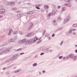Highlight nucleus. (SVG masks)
Listing matches in <instances>:
<instances>
[{"instance_id": "f704fd0d", "label": "nucleus", "mask_w": 77, "mask_h": 77, "mask_svg": "<svg viewBox=\"0 0 77 77\" xmlns=\"http://www.w3.org/2000/svg\"><path fill=\"white\" fill-rule=\"evenodd\" d=\"M16 9H17V8H13V11H15Z\"/></svg>"}, {"instance_id": "6ab92c4d", "label": "nucleus", "mask_w": 77, "mask_h": 77, "mask_svg": "<svg viewBox=\"0 0 77 77\" xmlns=\"http://www.w3.org/2000/svg\"><path fill=\"white\" fill-rule=\"evenodd\" d=\"M45 50L46 51V53H48V48H45Z\"/></svg>"}, {"instance_id": "58836bf2", "label": "nucleus", "mask_w": 77, "mask_h": 77, "mask_svg": "<svg viewBox=\"0 0 77 77\" xmlns=\"http://www.w3.org/2000/svg\"><path fill=\"white\" fill-rule=\"evenodd\" d=\"M72 30H73V32H74V31H76V29L74 28L73 29H72Z\"/></svg>"}, {"instance_id": "3c124183", "label": "nucleus", "mask_w": 77, "mask_h": 77, "mask_svg": "<svg viewBox=\"0 0 77 77\" xmlns=\"http://www.w3.org/2000/svg\"><path fill=\"white\" fill-rule=\"evenodd\" d=\"M5 69H6V68L4 67V68H3V70H5Z\"/></svg>"}, {"instance_id": "20e7f679", "label": "nucleus", "mask_w": 77, "mask_h": 77, "mask_svg": "<svg viewBox=\"0 0 77 77\" xmlns=\"http://www.w3.org/2000/svg\"><path fill=\"white\" fill-rule=\"evenodd\" d=\"M34 34L33 32H30L29 33L26 34L25 35L26 37H30L33 36Z\"/></svg>"}, {"instance_id": "c9c22d12", "label": "nucleus", "mask_w": 77, "mask_h": 77, "mask_svg": "<svg viewBox=\"0 0 77 77\" xmlns=\"http://www.w3.org/2000/svg\"><path fill=\"white\" fill-rule=\"evenodd\" d=\"M4 9H0V12H2V11H3V10H4Z\"/></svg>"}, {"instance_id": "f3484780", "label": "nucleus", "mask_w": 77, "mask_h": 77, "mask_svg": "<svg viewBox=\"0 0 77 77\" xmlns=\"http://www.w3.org/2000/svg\"><path fill=\"white\" fill-rule=\"evenodd\" d=\"M5 11H6V10H4V11H1V12H0V13H1V14H4V13H3V12H5Z\"/></svg>"}, {"instance_id": "5fc2aeb1", "label": "nucleus", "mask_w": 77, "mask_h": 77, "mask_svg": "<svg viewBox=\"0 0 77 77\" xmlns=\"http://www.w3.org/2000/svg\"><path fill=\"white\" fill-rule=\"evenodd\" d=\"M73 34H74V35H75V32H73Z\"/></svg>"}, {"instance_id": "4c0bfd02", "label": "nucleus", "mask_w": 77, "mask_h": 77, "mask_svg": "<svg viewBox=\"0 0 77 77\" xmlns=\"http://www.w3.org/2000/svg\"><path fill=\"white\" fill-rule=\"evenodd\" d=\"M54 36H55V34H53L52 35V37H54Z\"/></svg>"}, {"instance_id": "dca6fc26", "label": "nucleus", "mask_w": 77, "mask_h": 77, "mask_svg": "<svg viewBox=\"0 0 77 77\" xmlns=\"http://www.w3.org/2000/svg\"><path fill=\"white\" fill-rule=\"evenodd\" d=\"M27 14H33V12L32 11H30L29 12H27Z\"/></svg>"}, {"instance_id": "a211bd4d", "label": "nucleus", "mask_w": 77, "mask_h": 77, "mask_svg": "<svg viewBox=\"0 0 77 77\" xmlns=\"http://www.w3.org/2000/svg\"><path fill=\"white\" fill-rule=\"evenodd\" d=\"M22 49H23L21 48H20L18 49H17V51H21V50H22Z\"/></svg>"}, {"instance_id": "37998d69", "label": "nucleus", "mask_w": 77, "mask_h": 77, "mask_svg": "<svg viewBox=\"0 0 77 77\" xmlns=\"http://www.w3.org/2000/svg\"><path fill=\"white\" fill-rule=\"evenodd\" d=\"M24 54V53L23 52L22 53H20V55H22V54Z\"/></svg>"}, {"instance_id": "cd10ccee", "label": "nucleus", "mask_w": 77, "mask_h": 77, "mask_svg": "<svg viewBox=\"0 0 77 77\" xmlns=\"http://www.w3.org/2000/svg\"><path fill=\"white\" fill-rule=\"evenodd\" d=\"M76 59H77V55L74 57V60H76Z\"/></svg>"}, {"instance_id": "e433bc0d", "label": "nucleus", "mask_w": 77, "mask_h": 77, "mask_svg": "<svg viewBox=\"0 0 77 77\" xmlns=\"http://www.w3.org/2000/svg\"><path fill=\"white\" fill-rule=\"evenodd\" d=\"M36 9H40V8H39V7H36Z\"/></svg>"}, {"instance_id": "603ef678", "label": "nucleus", "mask_w": 77, "mask_h": 77, "mask_svg": "<svg viewBox=\"0 0 77 77\" xmlns=\"http://www.w3.org/2000/svg\"><path fill=\"white\" fill-rule=\"evenodd\" d=\"M15 73H16V72H17V70H15L14 72Z\"/></svg>"}, {"instance_id": "ddd939ff", "label": "nucleus", "mask_w": 77, "mask_h": 77, "mask_svg": "<svg viewBox=\"0 0 77 77\" xmlns=\"http://www.w3.org/2000/svg\"><path fill=\"white\" fill-rule=\"evenodd\" d=\"M56 13V12L54 10L51 13V14H52V15H54V14H55Z\"/></svg>"}, {"instance_id": "1a4fd4ad", "label": "nucleus", "mask_w": 77, "mask_h": 77, "mask_svg": "<svg viewBox=\"0 0 77 77\" xmlns=\"http://www.w3.org/2000/svg\"><path fill=\"white\" fill-rule=\"evenodd\" d=\"M51 15V13L49 14L47 16V18L48 19H49L50 18V16Z\"/></svg>"}, {"instance_id": "7ed1b4c3", "label": "nucleus", "mask_w": 77, "mask_h": 77, "mask_svg": "<svg viewBox=\"0 0 77 77\" xmlns=\"http://www.w3.org/2000/svg\"><path fill=\"white\" fill-rule=\"evenodd\" d=\"M66 58H70V59H72L73 60H74V54H70L68 55V57H66Z\"/></svg>"}, {"instance_id": "f03ea898", "label": "nucleus", "mask_w": 77, "mask_h": 77, "mask_svg": "<svg viewBox=\"0 0 77 77\" xmlns=\"http://www.w3.org/2000/svg\"><path fill=\"white\" fill-rule=\"evenodd\" d=\"M28 40L26 38H24L23 40H20L18 41V43L21 44L22 43H26V44H28L27 43Z\"/></svg>"}, {"instance_id": "39448f33", "label": "nucleus", "mask_w": 77, "mask_h": 77, "mask_svg": "<svg viewBox=\"0 0 77 77\" xmlns=\"http://www.w3.org/2000/svg\"><path fill=\"white\" fill-rule=\"evenodd\" d=\"M70 18V16H67L66 18V19L64 20V24H65L66 23H67V22H68L69 21Z\"/></svg>"}, {"instance_id": "0e129e2a", "label": "nucleus", "mask_w": 77, "mask_h": 77, "mask_svg": "<svg viewBox=\"0 0 77 77\" xmlns=\"http://www.w3.org/2000/svg\"><path fill=\"white\" fill-rule=\"evenodd\" d=\"M39 74H41V72H39Z\"/></svg>"}, {"instance_id": "4468645a", "label": "nucleus", "mask_w": 77, "mask_h": 77, "mask_svg": "<svg viewBox=\"0 0 77 77\" xmlns=\"http://www.w3.org/2000/svg\"><path fill=\"white\" fill-rule=\"evenodd\" d=\"M9 3L10 5H15V3H14V2H9Z\"/></svg>"}, {"instance_id": "49530a36", "label": "nucleus", "mask_w": 77, "mask_h": 77, "mask_svg": "<svg viewBox=\"0 0 77 77\" xmlns=\"http://www.w3.org/2000/svg\"><path fill=\"white\" fill-rule=\"evenodd\" d=\"M9 33L11 34V33H12V32L11 31H9Z\"/></svg>"}, {"instance_id": "b1692460", "label": "nucleus", "mask_w": 77, "mask_h": 77, "mask_svg": "<svg viewBox=\"0 0 77 77\" xmlns=\"http://www.w3.org/2000/svg\"><path fill=\"white\" fill-rule=\"evenodd\" d=\"M15 40L13 39H11L10 40V42H14Z\"/></svg>"}, {"instance_id": "8fccbe9b", "label": "nucleus", "mask_w": 77, "mask_h": 77, "mask_svg": "<svg viewBox=\"0 0 77 77\" xmlns=\"http://www.w3.org/2000/svg\"><path fill=\"white\" fill-rule=\"evenodd\" d=\"M6 74H7V75H8L9 74V72H7L6 73Z\"/></svg>"}, {"instance_id": "0eeeda50", "label": "nucleus", "mask_w": 77, "mask_h": 77, "mask_svg": "<svg viewBox=\"0 0 77 77\" xmlns=\"http://www.w3.org/2000/svg\"><path fill=\"white\" fill-rule=\"evenodd\" d=\"M72 29L71 28L69 30V32L67 33L68 36H70L72 34Z\"/></svg>"}, {"instance_id": "bb28decb", "label": "nucleus", "mask_w": 77, "mask_h": 77, "mask_svg": "<svg viewBox=\"0 0 77 77\" xmlns=\"http://www.w3.org/2000/svg\"><path fill=\"white\" fill-rule=\"evenodd\" d=\"M45 32H46L45 30H44V31H43V35H44L45 33Z\"/></svg>"}, {"instance_id": "79ce46f5", "label": "nucleus", "mask_w": 77, "mask_h": 77, "mask_svg": "<svg viewBox=\"0 0 77 77\" xmlns=\"http://www.w3.org/2000/svg\"><path fill=\"white\" fill-rule=\"evenodd\" d=\"M42 72H43V73H45V71L43 70L42 71Z\"/></svg>"}, {"instance_id": "864d4df0", "label": "nucleus", "mask_w": 77, "mask_h": 77, "mask_svg": "<svg viewBox=\"0 0 77 77\" xmlns=\"http://www.w3.org/2000/svg\"><path fill=\"white\" fill-rule=\"evenodd\" d=\"M75 53H77V49L75 51Z\"/></svg>"}, {"instance_id": "09e8293b", "label": "nucleus", "mask_w": 77, "mask_h": 77, "mask_svg": "<svg viewBox=\"0 0 77 77\" xmlns=\"http://www.w3.org/2000/svg\"><path fill=\"white\" fill-rule=\"evenodd\" d=\"M41 11L42 12H44V9H42Z\"/></svg>"}, {"instance_id": "72a5a7b5", "label": "nucleus", "mask_w": 77, "mask_h": 77, "mask_svg": "<svg viewBox=\"0 0 77 77\" xmlns=\"http://www.w3.org/2000/svg\"><path fill=\"white\" fill-rule=\"evenodd\" d=\"M68 3H66V4H64V5L65 6H68V7L69 6H68Z\"/></svg>"}, {"instance_id": "f8f14e48", "label": "nucleus", "mask_w": 77, "mask_h": 77, "mask_svg": "<svg viewBox=\"0 0 77 77\" xmlns=\"http://www.w3.org/2000/svg\"><path fill=\"white\" fill-rule=\"evenodd\" d=\"M66 2H68L67 3L68 5H70V0H64Z\"/></svg>"}, {"instance_id": "c756f323", "label": "nucleus", "mask_w": 77, "mask_h": 77, "mask_svg": "<svg viewBox=\"0 0 77 77\" xmlns=\"http://www.w3.org/2000/svg\"><path fill=\"white\" fill-rule=\"evenodd\" d=\"M59 20H60V18L59 17H57V21H59Z\"/></svg>"}, {"instance_id": "c03bdc74", "label": "nucleus", "mask_w": 77, "mask_h": 77, "mask_svg": "<svg viewBox=\"0 0 77 77\" xmlns=\"http://www.w3.org/2000/svg\"><path fill=\"white\" fill-rule=\"evenodd\" d=\"M11 35V33H9V32H8V35Z\"/></svg>"}, {"instance_id": "338daca9", "label": "nucleus", "mask_w": 77, "mask_h": 77, "mask_svg": "<svg viewBox=\"0 0 77 77\" xmlns=\"http://www.w3.org/2000/svg\"><path fill=\"white\" fill-rule=\"evenodd\" d=\"M41 38H40L38 39L39 40H40V39H41Z\"/></svg>"}, {"instance_id": "aec40b11", "label": "nucleus", "mask_w": 77, "mask_h": 77, "mask_svg": "<svg viewBox=\"0 0 77 77\" xmlns=\"http://www.w3.org/2000/svg\"><path fill=\"white\" fill-rule=\"evenodd\" d=\"M37 65V63H35L32 64V66H36Z\"/></svg>"}, {"instance_id": "423d86ee", "label": "nucleus", "mask_w": 77, "mask_h": 77, "mask_svg": "<svg viewBox=\"0 0 77 77\" xmlns=\"http://www.w3.org/2000/svg\"><path fill=\"white\" fill-rule=\"evenodd\" d=\"M17 55H18V54L14 55L13 57H11L9 59L10 60H14V59H15L17 58Z\"/></svg>"}, {"instance_id": "f257e3e1", "label": "nucleus", "mask_w": 77, "mask_h": 77, "mask_svg": "<svg viewBox=\"0 0 77 77\" xmlns=\"http://www.w3.org/2000/svg\"><path fill=\"white\" fill-rule=\"evenodd\" d=\"M38 38L35 37H34L33 38L27 40L28 42L27 43H28L29 45H30V44H33V43H34L35 42H36V40H38Z\"/></svg>"}, {"instance_id": "6e6d98bb", "label": "nucleus", "mask_w": 77, "mask_h": 77, "mask_svg": "<svg viewBox=\"0 0 77 77\" xmlns=\"http://www.w3.org/2000/svg\"><path fill=\"white\" fill-rule=\"evenodd\" d=\"M66 58V57H64L63 58V59H65Z\"/></svg>"}, {"instance_id": "2f4dec72", "label": "nucleus", "mask_w": 77, "mask_h": 77, "mask_svg": "<svg viewBox=\"0 0 77 77\" xmlns=\"http://www.w3.org/2000/svg\"><path fill=\"white\" fill-rule=\"evenodd\" d=\"M6 62H10V60H9V59L7 60L6 61Z\"/></svg>"}, {"instance_id": "c85d7f7f", "label": "nucleus", "mask_w": 77, "mask_h": 77, "mask_svg": "<svg viewBox=\"0 0 77 77\" xmlns=\"http://www.w3.org/2000/svg\"><path fill=\"white\" fill-rule=\"evenodd\" d=\"M49 35V34H48V33H46L45 34V36H48Z\"/></svg>"}, {"instance_id": "ea45409f", "label": "nucleus", "mask_w": 77, "mask_h": 77, "mask_svg": "<svg viewBox=\"0 0 77 77\" xmlns=\"http://www.w3.org/2000/svg\"><path fill=\"white\" fill-rule=\"evenodd\" d=\"M13 33L14 35L15 34H16V33H17V32L15 31V32H14Z\"/></svg>"}, {"instance_id": "e2e57ef3", "label": "nucleus", "mask_w": 77, "mask_h": 77, "mask_svg": "<svg viewBox=\"0 0 77 77\" xmlns=\"http://www.w3.org/2000/svg\"><path fill=\"white\" fill-rule=\"evenodd\" d=\"M31 4L30 3H28L27 4V5H30Z\"/></svg>"}, {"instance_id": "7c9ffc66", "label": "nucleus", "mask_w": 77, "mask_h": 77, "mask_svg": "<svg viewBox=\"0 0 77 77\" xmlns=\"http://www.w3.org/2000/svg\"><path fill=\"white\" fill-rule=\"evenodd\" d=\"M63 42L62 41L60 43V45H61V46L62 45H63Z\"/></svg>"}, {"instance_id": "13d9d810", "label": "nucleus", "mask_w": 77, "mask_h": 77, "mask_svg": "<svg viewBox=\"0 0 77 77\" xmlns=\"http://www.w3.org/2000/svg\"><path fill=\"white\" fill-rule=\"evenodd\" d=\"M3 17V16H0V18H1V17Z\"/></svg>"}, {"instance_id": "774afa93", "label": "nucleus", "mask_w": 77, "mask_h": 77, "mask_svg": "<svg viewBox=\"0 0 77 77\" xmlns=\"http://www.w3.org/2000/svg\"><path fill=\"white\" fill-rule=\"evenodd\" d=\"M71 6V5H69V7H70V6Z\"/></svg>"}, {"instance_id": "2eb2a0df", "label": "nucleus", "mask_w": 77, "mask_h": 77, "mask_svg": "<svg viewBox=\"0 0 77 77\" xmlns=\"http://www.w3.org/2000/svg\"><path fill=\"white\" fill-rule=\"evenodd\" d=\"M44 8L46 9H48V5H45L44 6Z\"/></svg>"}, {"instance_id": "6e6552de", "label": "nucleus", "mask_w": 77, "mask_h": 77, "mask_svg": "<svg viewBox=\"0 0 77 77\" xmlns=\"http://www.w3.org/2000/svg\"><path fill=\"white\" fill-rule=\"evenodd\" d=\"M10 51V49H7V50H5V51H2V53H2H2H8V52H9Z\"/></svg>"}, {"instance_id": "a19ab883", "label": "nucleus", "mask_w": 77, "mask_h": 77, "mask_svg": "<svg viewBox=\"0 0 77 77\" xmlns=\"http://www.w3.org/2000/svg\"><path fill=\"white\" fill-rule=\"evenodd\" d=\"M17 16L18 17H21V15H20V14H18Z\"/></svg>"}, {"instance_id": "bf43d9fd", "label": "nucleus", "mask_w": 77, "mask_h": 77, "mask_svg": "<svg viewBox=\"0 0 77 77\" xmlns=\"http://www.w3.org/2000/svg\"><path fill=\"white\" fill-rule=\"evenodd\" d=\"M61 28H60V27L59 28V29L60 30H61Z\"/></svg>"}, {"instance_id": "4d7b16f0", "label": "nucleus", "mask_w": 77, "mask_h": 77, "mask_svg": "<svg viewBox=\"0 0 77 77\" xmlns=\"http://www.w3.org/2000/svg\"><path fill=\"white\" fill-rule=\"evenodd\" d=\"M16 12H17V13H18V12H20L18 11H17Z\"/></svg>"}, {"instance_id": "052dcab7", "label": "nucleus", "mask_w": 77, "mask_h": 77, "mask_svg": "<svg viewBox=\"0 0 77 77\" xmlns=\"http://www.w3.org/2000/svg\"><path fill=\"white\" fill-rule=\"evenodd\" d=\"M20 72V70H17V72Z\"/></svg>"}, {"instance_id": "de8ad7c7", "label": "nucleus", "mask_w": 77, "mask_h": 77, "mask_svg": "<svg viewBox=\"0 0 77 77\" xmlns=\"http://www.w3.org/2000/svg\"><path fill=\"white\" fill-rule=\"evenodd\" d=\"M38 55H36V56H35V57H38Z\"/></svg>"}, {"instance_id": "5701e85b", "label": "nucleus", "mask_w": 77, "mask_h": 77, "mask_svg": "<svg viewBox=\"0 0 77 77\" xmlns=\"http://www.w3.org/2000/svg\"><path fill=\"white\" fill-rule=\"evenodd\" d=\"M41 40H39L37 42V44H39V43H41Z\"/></svg>"}, {"instance_id": "412c9836", "label": "nucleus", "mask_w": 77, "mask_h": 77, "mask_svg": "<svg viewBox=\"0 0 77 77\" xmlns=\"http://www.w3.org/2000/svg\"><path fill=\"white\" fill-rule=\"evenodd\" d=\"M40 51H44V49L42 48H40L39 49Z\"/></svg>"}, {"instance_id": "680f3d73", "label": "nucleus", "mask_w": 77, "mask_h": 77, "mask_svg": "<svg viewBox=\"0 0 77 77\" xmlns=\"http://www.w3.org/2000/svg\"><path fill=\"white\" fill-rule=\"evenodd\" d=\"M12 29H11V30H10V31L11 32H12Z\"/></svg>"}, {"instance_id": "393cba45", "label": "nucleus", "mask_w": 77, "mask_h": 77, "mask_svg": "<svg viewBox=\"0 0 77 77\" xmlns=\"http://www.w3.org/2000/svg\"><path fill=\"white\" fill-rule=\"evenodd\" d=\"M63 57V56H60L59 57V59H62Z\"/></svg>"}, {"instance_id": "4be33fe9", "label": "nucleus", "mask_w": 77, "mask_h": 77, "mask_svg": "<svg viewBox=\"0 0 77 77\" xmlns=\"http://www.w3.org/2000/svg\"><path fill=\"white\" fill-rule=\"evenodd\" d=\"M73 27H77V23H75V24H74L73 25Z\"/></svg>"}, {"instance_id": "473e14b6", "label": "nucleus", "mask_w": 77, "mask_h": 77, "mask_svg": "<svg viewBox=\"0 0 77 77\" xmlns=\"http://www.w3.org/2000/svg\"><path fill=\"white\" fill-rule=\"evenodd\" d=\"M44 53L42 52L40 54V56H42V55H44Z\"/></svg>"}, {"instance_id": "69168bd1", "label": "nucleus", "mask_w": 77, "mask_h": 77, "mask_svg": "<svg viewBox=\"0 0 77 77\" xmlns=\"http://www.w3.org/2000/svg\"><path fill=\"white\" fill-rule=\"evenodd\" d=\"M38 6H40V4H39L38 5Z\"/></svg>"}, {"instance_id": "9d476101", "label": "nucleus", "mask_w": 77, "mask_h": 77, "mask_svg": "<svg viewBox=\"0 0 77 77\" xmlns=\"http://www.w3.org/2000/svg\"><path fill=\"white\" fill-rule=\"evenodd\" d=\"M53 24L54 26H56L57 24V23H56V20H54L53 21Z\"/></svg>"}, {"instance_id": "a878e982", "label": "nucleus", "mask_w": 77, "mask_h": 77, "mask_svg": "<svg viewBox=\"0 0 77 77\" xmlns=\"http://www.w3.org/2000/svg\"><path fill=\"white\" fill-rule=\"evenodd\" d=\"M65 7H63L62 8V11H65Z\"/></svg>"}, {"instance_id": "9b49d317", "label": "nucleus", "mask_w": 77, "mask_h": 77, "mask_svg": "<svg viewBox=\"0 0 77 77\" xmlns=\"http://www.w3.org/2000/svg\"><path fill=\"white\" fill-rule=\"evenodd\" d=\"M33 26V23H31L29 27V29H30Z\"/></svg>"}, {"instance_id": "a18cd8bd", "label": "nucleus", "mask_w": 77, "mask_h": 77, "mask_svg": "<svg viewBox=\"0 0 77 77\" xmlns=\"http://www.w3.org/2000/svg\"><path fill=\"white\" fill-rule=\"evenodd\" d=\"M60 6H59L58 7V9H60Z\"/></svg>"}]
</instances>
